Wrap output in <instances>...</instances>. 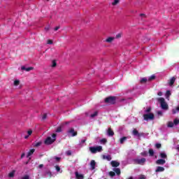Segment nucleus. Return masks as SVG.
Returning a JSON list of instances; mask_svg holds the SVG:
<instances>
[{"label":"nucleus","mask_w":179,"mask_h":179,"mask_svg":"<svg viewBox=\"0 0 179 179\" xmlns=\"http://www.w3.org/2000/svg\"><path fill=\"white\" fill-rule=\"evenodd\" d=\"M156 163L159 165H163L166 164V160L163 159H160L156 161Z\"/></svg>","instance_id":"9b49d317"},{"label":"nucleus","mask_w":179,"mask_h":179,"mask_svg":"<svg viewBox=\"0 0 179 179\" xmlns=\"http://www.w3.org/2000/svg\"><path fill=\"white\" fill-rule=\"evenodd\" d=\"M21 69L22 71H26V72H30V71H33L34 68L33 67H25V66H22Z\"/></svg>","instance_id":"6e6552de"},{"label":"nucleus","mask_w":179,"mask_h":179,"mask_svg":"<svg viewBox=\"0 0 179 179\" xmlns=\"http://www.w3.org/2000/svg\"><path fill=\"white\" fill-rule=\"evenodd\" d=\"M159 156L162 159H167V154H166L164 152H160Z\"/></svg>","instance_id":"dca6fc26"},{"label":"nucleus","mask_w":179,"mask_h":179,"mask_svg":"<svg viewBox=\"0 0 179 179\" xmlns=\"http://www.w3.org/2000/svg\"><path fill=\"white\" fill-rule=\"evenodd\" d=\"M138 179H146V176H145V175H141V176L138 177Z\"/></svg>","instance_id":"a19ab883"},{"label":"nucleus","mask_w":179,"mask_h":179,"mask_svg":"<svg viewBox=\"0 0 179 179\" xmlns=\"http://www.w3.org/2000/svg\"><path fill=\"white\" fill-rule=\"evenodd\" d=\"M55 167L56 171H57V173H62V171H61V168H59V166H55Z\"/></svg>","instance_id":"473e14b6"},{"label":"nucleus","mask_w":179,"mask_h":179,"mask_svg":"<svg viewBox=\"0 0 179 179\" xmlns=\"http://www.w3.org/2000/svg\"><path fill=\"white\" fill-rule=\"evenodd\" d=\"M57 139V134H52L51 136H48L44 141L45 145H52Z\"/></svg>","instance_id":"f03ea898"},{"label":"nucleus","mask_w":179,"mask_h":179,"mask_svg":"<svg viewBox=\"0 0 179 179\" xmlns=\"http://www.w3.org/2000/svg\"><path fill=\"white\" fill-rule=\"evenodd\" d=\"M178 124H179V119L176 117L173 120V122L171 121L168 122L166 125H167L168 128H173V127H174V125L177 126V125H178Z\"/></svg>","instance_id":"20e7f679"},{"label":"nucleus","mask_w":179,"mask_h":179,"mask_svg":"<svg viewBox=\"0 0 179 179\" xmlns=\"http://www.w3.org/2000/svg\"><path fill=\"white\" fill-rule=\"evenodd\" d=\"M68 134L69 136H76V135H78V133H76L73 129H70L68 131Z\"/></svg>","instance_id":"0eeeda50"},{"label":"nucleus","mask_w":179,"mask_h":179,"mask_svg":"<svg viewBox=\"0 0 179 179\" xmlns=\"http://www.w3.org/2000/svg\"><path fill=\"white\" fill-rule=\"evenodd\" d=\"M127 139H128V137H126V136L122 137L120 139V143H121V145H122L124 143L127 142Z\"/></svg>","instance_id":"6ab92c4d"},{"label":"nucleus","mask_w":179,"mask_h":179,"mask_svg":"<svg viewBox=\"0 0 179 179\" xmlns=\"http://www.w3.org/2000/svg\"><path fill=\"white\" fill-rule=\"evenodd\" d=\"M33 134V131L31 129H29L27 131V136H24V139H28L30 135Z\"/></svg>","instance_id":"b1692460"},{"label":"nucleus","mask_w":179,"mask_h":179,"mask_svg":"<svg viewBox=\"0 0 179 179\" xmlns=\"http://www.w3.org/2000/svg\"><path fill=\"white\" fill-rule=\"evenodd\" d=\"M103 159L104 160H108V162H110L111 160V156L110 155H103Z\"/></svg>","instance_id":"bb28decb"},{"label":"nucleus","mask_w":179,"mask_h":179,"mask_svg":"<svg viewBox=\"0 0 179 179\" xmlns=\"http://www.w3.org/2000/svg\"><path fill=\"white\" fill-rule=\"evenodd\" d=\"M76 179H83L84 178L83 174H82L79 172H76Z\"/></svg>","instance_id":"1a4fd4ad"},{"label":"nucleus","mask_w":179,"mask_h":179,"mask_svg":"<svg viewBox=\"0 0 179 179\" xmlns=\"http://www.w3.org/2000/svg\"><path fill=\"white\" fill-rule=\"evenodd\" d=\"M133 135H134L135 136H136V135H138V131H137L136 129H134V130L133 131Z\"/></svg>","instance_id":"79ce46f5"},{"label":"nucleus","mask_w":179,"mask_h":179,"mask_svg":"<svg viewBox=\"0 0 179 179\" xmlns=\"http://www.w3.org/2000/svg\"><path fill=\"white\" fill-rule=\"evenodd\" d=\"M107 134L108 135V136H114V131L111 129V128L108 129Z\"/></svg>","instance_id":"4468645a"},{"label":"nucleus","mask_w":179,"mask_h":179,"mask_svg":"<svg viewBox=\"0 0 179 179\" xmlns=\"http://www.w3.org/2000/svg\"><path fill=\"white\" fill-rule=\"evenodd\" d=\"M45 30L46 31H48V30H50V27H46L45 28Z\"/></svg>","instance_id":"603ef678"},{"label":"nucleus","mask_w":179,"mask_h":179,"mask_svg":"<svg viewBox=\"0 0 179 179\" xmlns=\"http://www.w3.org/2000/svg\"><path fill=\"white\" fill-rule=\"evenodd\" d=\"M174 82H176V77H172L169 82V86H173V85H174Z\"/></svg>","instance_id":"2eb2a0df"},{"label":"nucleus","mask_w":179,"mask_h":179,"mask_svg":"<svg viewBox=\"0 0 179 179\" xmlns=\"http://www.w3.org/2000/svg\"><path fill=\"white\" fill-rule=\"evenodd\" d=\"M109 176H110V177H114V176H115V173L113 171H110L109 172Z\"/></svg>","instance_id":"ea45409f"},{"label":"nucleus","mask_w":179,"mask_h":179,"mask_svg":"<svg viewBox=\"0 0 179 179\" xmlns=\"http://www.w3.org/2000/svg\"><path fill=\"white\" fill-rule=\"evenodd\" d=\"M120 0H113L111 5L112 6H117V5H118V3H120Z\"/></svg>","instance_id":"412c9836"},{"label":"nucleus","mask_w":179,"mask_h":179,"mask_svg":"<svg viewBox=\"0 0 179 179\" xmlns=\"http://www.w3.org/2000/svg\"><path fill=\"white\" fill-rule=\"evenodd\" d=\"M158 101L159 102L162 110H169V104H167V102H166V100L164 98H158Z\"/></svg>","instance_id":"7ed1b4c3"},{"label":"nucleus","mask_w":179,"mask_h":179,"mask_svg":"<svg viewBox=\"0 0 179 179\" xmlns=\"http://www.w3.org/2000/svg\"><path fill=\"white\" fill-rule=\"evenodd\" d=\"M157 114H158V115H162L163 114V112H162V111H158V112H157Z\"/></svg>","instance_id":"8fccbe9b"},{"label":"nucleus","mask_w":179,"mask_h":179,"mask_svg":"<svg viewBox=\"0 0 179 179\" xmlns=\"http://www.w3.org/2000/svg\"><path fill=\"white\" fill-rule=\"evenodd\" d=\"M148 79V82H152V80H155L156 79V75L153 74L149 77H147Z\"/></svg>","instance_id":"4be33fe9"},{"label":"nucleus","mask_w":179,"mask_h":179,"mask_svg":"<svg viewBox=\"0 0 179 179\" xmlns=\"http://www.w3.org/2000/svg\"><path fill=\"white\" fill-rule=\"evenodd\" d=\"M47 44H50V45L52 44V40H50V39L48 40Z\"/></svg>","instance_id":"49530a36"},{"label":"nucleus","mask_w":179,"mask_h":179,"mask_svg":"<svg viewBox=\"0 0 179 179\" xmlns=\"http://www.w3.org/2000/svg\"><path fill=\"white\" fill-rule=\"evenodd\" d=\"M51 66L52 68H55V66H57V62H55V60L52 61Z\"/></svg>","instance_id":"7c9ffc66"},{"label":"nucleus","mask_w":179,"mask_h":179,"mask_svg":"<svg viewBox=\"0 0 179 179\" xmlns=\"http://www.w3.org/2000/svg\"><path fill=\"white\" fill-rule=\"evenodd\" d=\"M45 177H47L48 178H51L52 177V173H51V171H46L45 172Z\"/></svg>","instance_id":"ddd939ff"},{"label":"nucleus","mask_w":179,"mask_h":179,"mask_svg":"<svg viewBox=\"0 0 179 179\" xmlns=\"http://www.w3.org/2000/svg\"><path fill=\"white\" fill-rule=\"evenodd\" d=\"M145 162H146V159H145V158H141L140 159H137V163L138 164H143L145 163Z\"/></svg>","instance_id":"5701e85b"},{"label":"nucleus","mask_w":179,"mask_h":179,"mask_svg":"<svg viewBox=\"0 0 179 179\" xmlns=\"http://www.w3.org/2000/svg\"><path fill=\"white\" fill-rule=\"evenodd\" d=\"M158 96H163V92H158Z\"/></svg>","instance_id":"864d4df0"},{"label":"nucleus","mask_w":179,"mask_h":179,"mask_svg":"<svg viewBox=\"0 0 179 179\" xmlns=\"http://www.w3.org/2000/svg\"><path fill=\"white\" fill-rule=\"evenodd\" d=\"M155 146H156V148H157V149H159V148H162V144L157 143V144L155 145Z\"/></svg>","instance_id":"37998d69"},{"label":"nucleus","mask_w":179,"mask_h":179,"mask_svg":"<svg viewBox=\"0 0 179 179\" xmlns=\"http://www.w3.org/2000/svg\"><path fill=\"white\" fill-rule=\"evenodd\" d=\"M66 155H67V156H71V155H72V152L71 150H67L66 152Z\"/></svg>","instance_id":"58836bf2"},{"label":"nucleus","mask_w":179,"mask_h":179,"mask_svg":"<svg viewBox=\"0 0 179 179\" xmlns=\"http://www.w3.org/2000/svg\"><path fill=\"white\" fill-rule=\"evenodd\" d=\"M149 154H150V156H153V155H155V152L153 151V150L150 149Z\"/></svg>","instance_id":"f704fd0d"},{"label":"nucleus","mask_w":179,"mask_h":179,"mask_svg":"<svg viewBox=\"0 0 179 179\" xmlns=\"http://www.w3.org/2000/svg\"><path fill=\"white\" fill-rule=\"evenodd\" d=\"M122 34L119 33L116 35L115 38H121Z\"/></svg>","instance_id":"c9c22d12"},{"label":"nucleus","mask_w":179,"mask_h":179,"mask_svg":"<svg viewBox=\"0 0 179 179\" xmlns=\"http://www.w3.org/2000/svg\"><path fill=\"white\" fill-rule=\"evenodd\" d=\"M45 118H47V114H43V117H42V120H45Z\"/></svg>","instance_id":"de8ad7c7"},{"label":"nucleus","mask_w":179,"mask_h":179,"mask_svg":"<svg viewBox=\"0 0 179 179\" xmlns=\"http://www.w3.org/2000/svg\"><path fill=\"white\" fill-rule=\"evenodd\" d=\"M90 167L92 170H94V169H96V162L94 160L91 161Z\"/></svg>","instance_id":"a211bd4d"},{"label":"nucleus","mask_w":179,"mask_h":179,"mask_svg":"<svg viewBox=\"0 0 179 179\" xmlns=\"http://www.w3.org/2000/svg\"><path fill=\"white\" fill-rule=\"evenodd\" d=\"M15 173H16V171L15 170L12 171L8 173V177H10V178H13V177H15Z\"/></svg>","instance_id":"393cba45"},{"label":"nucleus","mask_w":179,"mask_h":179,"mask_svg":"<svg viewBox=\"0 0 179 179\" xmlns=\"http://www.w3.org/2000/svg\"><path fill=\"white\" fill-rule=\"evenodd\" d=\"M101 143H107V139L106 138H102L101 141H100Z\"/></svg>","instance_id":"4c0bfd02"},{"label":"nucleus","mask_w":179,"mask_h":179,"mask_svg":"<svg viewBox=\"0 0 179 179\" xmlns=\"http://www.w3.org/2000/svg\"><path fill=\"white\" fill-rule=\"evenodd\" d=\"M114 40H115V38L114 37H108L106 40H105V43H113V41H114Z\"/></svg>","instance_id":"9d476101"},{"label":"nucleus","mask_w":179,"mask_h":179,"mask_svg":"<svg viewBox=\"0 0 179 179\" xmlns=\"http://www.w3.org/2000/svg\"><path fill=\"white\" fill-rule=\"evenodd\" d=\"M47 1H50V0H47Z\"/></svg>","instance_id":"bf43d9fd"},{"label":"nucleus","mask_w":179,"mask_h":179,"mask_svg":"<svg viewBox=\"0 0 179 179\" xmlns=\"http://www.w3.org/2000/svg\"><path fill=\"white\" fill-rule=\"evenodd\" d=\"M150 108H147L145 110V113L143 114V118L145 121H152L155 120V115L150 113Z\"/></svg>","instance_id":"f257e3e1"},{"label":"nucleus","mask_w":179,"mask_h":179,"mask_svg":"<svg viewBox=\"0 0 179 179\" xmlns=\"http://www.w3.org/2000/svg\"><path fill=\"white\" fill-rule=\"evenodd\" d=\"M141 155H142V156H146L148 155V152L144 151V152H141Z\"/></svg>","instance_id":"a18cd8bd"},{"label":"nucleus","mask_w":179,"mask_h":179,"mask_svg":"<svg viewBox=\"0 0 179 179\" xmlns=\"http://www.w3.org/2000/svg\"><path fill=\"white\" fill-rule=\"evenodd\" d=\"M33 145L34 146H35V148H38V146H41V141H39L38 143H34Z\"/></svg>","instance_id":"2f4dec72"},{"label":"nucleus","mask_w":179,"mask_h":179,"mask_svg":"<svg viewBox=\"0 0 179 179\" xmlns=\"http://www.w3.org/2000/svg\"><path fill=\"white\" fill-rule=\"evenodd\" d=\"M24 157V153L22 154L21 159H23Z\"/></svg>","instance_id":"6e6d98bb"},{"label":"nucleus","mask_w":179,"mask_h":179,"mask_svg":"<svg viewBox=\"0 0 179 179\" xmlns=\"http://www.w3.org/2000/svg\"><path fill=\"white\" fill-rule=\"evenodd\" d=\"M129 179H133L132 178H130Z\"/></svg>","instance_id":"13d9d810"},{"label":"nucleus","mask_w":179,"mask_h":179,"mask_svg":"<svg viewBox=\"0 0 179 179\" xmlns=\"http://www.w3.org/2000/svg\"><path fill=\"white\" fill-rule=\"evenodd\" d=\"M140 16H141V17H146V15L143 13L140 14Z\"/></svg>","instance_id":"09e8293b"},{"label":"nucleus","mask_w":179,"mask_h":179,"mask_svg":"<svg viewBox=\"0 0 179 179\" xmlns=\"http://www.w3.org/2000/svg\"><path fill=\"white\" fill-rule=\"evenodd\" d=\"M90 150L92 153H97V152H101L103 150V147L96 146V147H90Z\"/></svg>","instance_id":"423d86ee"},{"label":"nucleus","mask_w":179,"mask_h":179,"mask_svg":"<svg viewBox=\"0 0 179 179\" xmlns=\"http://www.w3.org/2000/svg\"><path fill=\"white\" fill-rule=\"evenodd\" d=\"M146 82H149L148 78H141L140 79V83H146Z\"/></svg>","instance_id":"a878e982"},{"label":"nucleus","mask_w":179,"mask_h":179,"mask_svg":"<svg viewBox=\"0 0 179 179\" xmlns=\"http://www.w3.org/2000/svg\"><path fill=\"white\" fill-rule=\"evenodd\" d=\"M113 171H115V173H116L117 176H120V174H121V170L118 168L113 169Z\"/></svg>","instance_id":"cd10ccee"},{"label":"nucleus","mask_w":179,"mask_h":179,"mask_svg":"<svg viewBox=\"0 0 179 179\" xmlns=\"http://www.w3.org/2000/svg\"><path fill=\"white\" fill-rule=\"evenodd\" d=\"M170 96H171V92L170 91H166V99H169V97H170Z\"/></svg>","instance_id":"72a5a7b5"},{"label":"nucleus","mask_w":179,"mask_h":179,"mask_svg":"<svg viewBox=\"0 0 179 179\" xmlns=\"http://www.w3.org/2000/svg\"><path fill=\"white\" fill-rule=\"evenodd\" d=\"M59 29V27H56L55 28V31H57Z\"/></svg>","instance_id":"5fc2aeb1"},{"label":"nucleus","mask_w":179,"mask_h":179,"mask_svg":"<svg viewBox=\"0 0 179 179\" xmlns=\"http://www.w3.org/2000/svg\"><path fill=\"white\" fill-rule=\"evenodd\" d=\"M85 142H86V140H81L82 143H85Z\"/></svg>","instance_id":"4d7b16f0"},{"label":"nucleus","mask_w":179,"mask_h":179,"mask_svg":"<svg viewBox=\"0 0 179 179\" xmlns=\"http://www.w3.org/2000/svg\"><path fill=\"white\" fill-rule=\"evenodd\" d=\"M62 131V127H57L56 132H61Z\"/></svg>","instance_id":"e433bc0d"},{"label":"nucleus","mask_w":179,"mask_h":179,"mask_svg":"<svg viewBox=\"0 0 179 179\" xmlns=\"http://www.w3.org/2000/svg\"><path fill=\"white\" fill-rule=\"evenodd\" d=\"M117 99L115 96H109L105 99V103L107 104H115Z\"/></svg>","instance_id":"39448f33"},{"label":"nucleus","mask_w":179,"mask_h":179,"mask_svg":"<svg viewBox=\"0 0 179 179\" xmlns=\"http://www.w3.org/2000/svg\"><path fill=\"white\" fill-rule=\"evenodd\" d=\"M155 171H156V173H162V172L164 171V167L157 166Z\"/></svg>","instance_id":"f8f14e48"},{"label":"nucleus","mask_w":179,"mask_h":179,"mask_svg":"<svg viewBox=\"0 0 179 179\" xmlns=\"http://www.w3.org/2000/svg\"><path fill=\"white\" fill-rule=\"evenodd\" d=\"M43 167H44V165L43 164H40L38 166V169H43Z\"/></svg>","instance_id":"3c124183"},{"label":"nucleus","mask_w":179,"mask_h":179,"mask_svg":"<svg viewBox=\"0 0 179 179\" xmlns=\"http://www.w3.org/2000/svg\"><path fill=\"white\" fill-rule=\"evenodd\" d=\"M110 164L113 167H118V166H120V163L116 161H112Z\"/></svg>","instance_id":"f3484780"},{"label":"nucleus","mask_w":179,"mask_h":179,"mask_svg":"<svg viewBox=\"0 0 179 179\" xmlns=\"http://www.w3.org/2000/svg\"><path fill=\"white\" fill-rule=\"evenodd\" d=\"M87 115L91 118H94L97 115V112H94L93 114L87 113Z\"/></svg>","instance_id":"c756f323"},{"label":"nucleus","mask_w":179,"mask_h":179,"mask_svg":"<svg viewBox=\"0 0 179 179\" xmlns=\"http://www.w3.org/2000/svg\"><path fill=\"white\" fill-rule=\"evenodd\" d=\"M20 85V81L19 80H15L13 82V86L17 87Z\"/></svg>","instance_id":"c85d7f7f"},{"label":"nucleus","mask_w":179,"mask_h":179,"mask_svg":"<svg viewBox=\"0 0 179 179\" xmlns=\"http://www.w3.org/2000/svg\"><path fill=\"white\" fill-rule=\"evenodd\" d=\"M36 150L34 149H31V150H29V152L27 153V159H30V156H31V155H33L34 153Z\"/></svg>","instance_id":"aec40b11"},{"label":"nucleus","mask_w":179,"mask_h":179,"mask_svg":"<svg viewBox=\"0 0 179 179\" xmlns=\"http://www.w3.org/2000/svg\"><path fill=\"white\" fill-rule=\"evenodd\" d=\"M54 159L55 160V162H59V160H61V158L60 157H55L54 158Z\"/></svg>","instance_id":"c03bdc74"}]
</instances>
